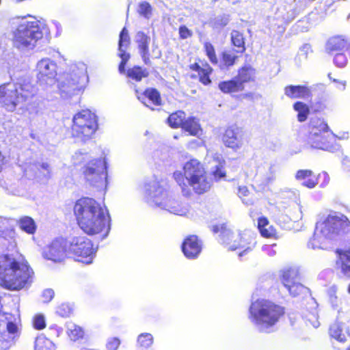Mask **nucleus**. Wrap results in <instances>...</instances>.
Instances as JSON below:
<instances>
[{
	"mask_svg": "<svg viewBox=\"0 0 350 350\" xmlns=\"http://www.w3.org/2000/svg\"><path fill=\"white\" fill-rule=\"evenodd\" d=\"M37 93V88L29 79H21L16 83H4L0 85V105L9 112L21 107Z\"/></svg>",
	"mask_w": 350,
	"mask_h": 350,
	"instance_id": "39448f33",
	"label": "nucleus"
},
{
	"mask_svg": "<svg viewBox=\"0 0 350 350\" xmlns=\"http://www.w3.org/2000/svg\"><path fill=\"white\" fill-rule=\"evenodd\" d=\"M285 314L286 308L282 305L267 299H257L250 306L248 319L261 331L270 332Z\"/></svg>",
	"mask_w": 350,
	"mask_h": 350,
	"instance_id": "7ed1b4c3",
	"label": "nucleus"
},
{
	"mask_svg": "<svg viewBox=\"0 0 350 350\" xmlns=\"http://www.w3.org/2000/svg\"><path fill=\"white\" fill-rule=\"evenodd\" d=\"M335 252L337 254L336 266L344 274L350 273V250L336 249Z\"/></svg>",
	"mask_w": 350,
	"mask_h": 350,
	"instance_id": "7c9ffc66",
	"label": "nucleus"
},
{
	"mask_svg": "<svg viewBox=\"0 0 350 350\" xmlns=\"http://www.w3.org/2000/svg\"><path fill=\"white\" fill-rule=\"evenodd\" d=\"M88 157V154L83 153L81 151L76 152L75 154L72 156V161L74 165H79L82 162L85 161V159Z\"/></svg>",
	"mask_w": 350,
	"mask_h": 350,
	"instance_id": "6e6d98bb",
	"label": "nucleus"
},
{
	"mask_svg": "<svg viewBox=\"0 0 350 350\" xmlns=\"http://www.w3.org/2000/svg\"><path fill=\"white\" fill-rule=\"evenodd\" d=\"M72 307L68 304H62L57 309V314L63 317H68L72 312Z\"/></svg>",
	"mask_w": 350,
	"mask_h": 350,
	"instance_id": "8fccbe9b",
	"label": "nucleus"
},
{
	"mask_svg": "<svg viewBox=\"0 0 350 350\" xmlns=\"http://www.w3.org/2000/svg\"><path fill=\"white\" fill-rule=\"evenodd\" d=\"M243 137V129L236 125H231L224 130L221 141L227 148L237 150L242 146Z\"/></svg>",
	"mask_w": 350,
	"mask_h": 350,
	"instance_id": "412c9836",
	"label": "nucleus"
},
{
	"mask_svg": "<svg viewBox=\"0 0 350 350\" xmlns=\"http://www.w3.org/2000/svg\"><path fill=\"white\" fill-rule=\"evenodd\" d=\"M300 279L299 269L295 267H289L282 271L281 282L284 286L300 281Z\"/></svg>",
	"mask_w": 350,
	"mask_h": 350,
	"instance_id": "2f4dec72",
	"label": "nucleus"
},
{
	"mask_svg": "<svg viewBox=\"0 0 350 350\" xmlns=\"http://www.w3.org/2000/svg\"><path fill=\"white\" fill-rule=\"evenodd\" d=\"M183 171V174L178 176L177 182L183 195L188 196L191 193L190 187L198 195L203 194L211 189V180L204 165L199 160L189 159L184 164Z\"/></svg>",
	"mask_w": 350,
	"mask_h": 350,
	"instance_id": "20e7f679",
	"label": "nucleus"
},
{
	"mask_svg": "<svg viewBox=\"0 0 350 350\" xmlns=\"http://www.w3.org/2000/svg\"><path fill=\"white\" fill-rule=\"evenodd\" d=\"M98 128L96 115L89 109H83L72 118V134L82 141L90 139Z\"/></svg>",
	"mask_w": 350,
	"mask_h": 350,
	"instance_id": "9b49d317",
	"label": "nucleus"
},
{
	"mask_svg": "<svg viewBox=\"0 0 350 350\" xmlns=\"http://www.w3.org/2000/svg\"><path fill=\"white\" fill-rule=\"evenodd\" d=\"M295 178L301 183V185L312 189L319 186L325 188L329 183V176L326 172L316 174L312 170L308 169L299 170L296 172Z\"/></svg>",
	"mask_w": 350,
	"mask_h": 350,
	"instance_id": "2eb2a0df",
	"label": "nucleus"
},
{
	"mask_svg": "<svg viewBox=\"0 0 350 350\" xmlns=\"http://www.w3.org/2000/svg\"><path fill=\"white\" fill-rule=\"evenodd\" d=\"M269 221L267 217H260L258 219V229L260 235L267 239H278L277 230L273 226H269Z\"/></svg>",
	"mask_w": 350,
	"mask_h": 350,
	"instance_id": "c85d7f7f",
	"label": "nucleus"
},
{
	"mask_svg": "<svg viewBox=\"0 0 350 350\" xmlns=\"http://www.w3.org/2000/svg\"><path fill=\"white\" fill-rule=\"evenodd\" d=\"M338 139L324 118L314 117L310 119L308 124L306 142L311 148L334 152L339 147Z\"/></svg>",
	"mask_w": 350,
	"mask_h": 350,
	"instance_id": "423d86ee",
	"label": "nucleus"
},
{
	"mask_svg": "<svg viewBox=\"0 0 350 350\" xmlns=\"http://www.w3.org/2000/svg\"><path fill=\"white\" fill-rule=\"evenodd\" d=\"M275 245H276V244H273V245H271V247H273V246H275Z\"/></svg>",
	"mask_w": 350,
	"mask_h": 350,
	"instance_id": "774afa93",
	"label": "nucleus"
},
{
	"mask_svg": "<svg viewBox=\"0 0 350 350\" xmlns=\"http://www.w3.org/2000/svg\"><path fill=\"white\" fill-rule=\"evenodd\" d=\"M10 227V220L7 218L0 217V233L3 232Z\"/></svg>",
	"mask_w": 350,
	"mask_h": 350,
	"instance_id": "bf43d9fd",
	"label": "nucleus"
},
{
	"mask_svg": "<svg viewBox=\"0 0 350 350\" xmlns=\"http://www.w3.org/2000/svg\"><path fill=\"white\" fill-rule=\"evenodd\" d=\"M66 243L64 239H55L43 249L42 256L55 262H61L66 256Z\"/></svg>",
	"mask_w": 350,
	"mask_h": 350,
	"instance_id": "6ab92c4d",
	"label": "nucleus"
},
{
	"mask_svg": "<svg viewBox=\"0 0 350 350\" xmlns=\"http://www.w3.org/2000/svg\"><path fill=\"white\" fill-rule=\"evenodd\" d=\"M212 231L215 233H220L223 237H230L233 234L226 223L217 224L213 226Z\"/></svg>",
	"mask_w": 350,
	"mask_h": 350,
	"instance_id": "49530a36",
	"label": "nucleus"
},
{
	"mask_svg": "<svg viewBox=\"0 0 350 350\" xmlns=\"http://www.w3.org/2000/svg\"><path fill=\"white\" fill-rule=\"evenodd\" d=\"M284 94L291 99L308 98L312 96L311 90L306 85H286L284 88Z\"/></svg>",
	"mask_w": 350,
	"mask_h": 350,
	"instance_id": "cd10ccee",
	"label": "nucleus"
},
{
	"mask_svg": "<svg viewBox=\"0 0 350 350\" xmlns=\"http://www.w3.org/2000/svg\"><path fill=\"white\" fill-rule=\"evenodd\" d=\"M228 249L232 251L239 250L238 254L240 258L249 254L256 245V237L249 232H243L238 234H232L230 237Z\"/></svg>",
	"mask_w": 350,
	"mask_h": 350,
	"instance_id": "dca6fc26",
	"label": "nucleus"
},
{
	"mask_svg": "<svg viewBox=\"0 0 350 350\" xmlns=\"http://www.w3.org/2000/svg\"><path fill=\"white\" fill-rule=\"evenodd\" d=\"M329 335L340 342H345L347 340L345 335L342 332V325L340 323L334 322L329 328Z\"/></svg>",
	"mask_w": 350,
	"mask_h": 350,
	"instance_id": "72a5a7b5",
	"label": "nucleus"
},
{
	"mask_svg": "<svg viewBox=\"0 0 350 350\" xmlns=\"http://www.w3.org/2000/svg\"><path fill=\"white\" fill-rule=\"evenodd\" d=\"M130 44V37L128 30L124 27L120 33L119 38V57L121 58V62L119 65V72L123 73L124 72V66L130 58L129 53L126 52L127 47Z\"/></svg>",
	"mask_w": 350,
	"mask_h": 350,
	"instance_id": "b1692460",
	"label": "nucleus"
},
{
	"mask_svg": "<svg viewBox=\"0 0 350 350\" xmlns=\"http://www.w3.org/2000/svg\"><path fill=\"white\" fill-rule=\"evenodd\" d=\"M57 64L49 58L40 59L36 65L37 79L40 83L51 85L55 81Z\"/></svg>",
	"mask_w": 350,
	"mask_h": 350,
	"instance_id": "f3484780",
	"label": "nucleus"
},
{
	"mask_svg": "<svg viewBox=\"0 0 350 350\" xmlns=\"http://www.w3.org/2000/svg\"><path fill=\"white\" fill-rule=\"evenodd\" d=\"M257 75L256 69L249 64H244L239 67L237 70V75L235 76L242 85L249 83H254L256 81Z\"/></svg>",
	"mask_w": 350,
	"mask_h": 350,
	"instance_id": "bb28decb",
	"label": "nucleus"
},
{
	"mask_svg": "<svg viewBox=\"0 0 350 350\" xmlns=\"http://www.w3.org/2000/svg\"><path fill=\"white\" fill-rule=\"evenodd\" d=\"M144 200L151 206H156L174 213V198L170 185L166 179L156 178L146 181L142 187Z\"/></svg>",
	"mask_w": 350,
	"mask_h": 350,
	"instance_id": "1a4fd4ad",
	"label": "nucleus"
},
{
	"mask_svg": "<svg viewBox=\"0 0 350 350\" xmlns=\"http://www.w3.org/2000/svg\"><path fill=\"white\" fill-rule=\"evenodd\" d=\"M33 327L37 329H42L46 327L45 319L43 315L37 314L33 319Z\"/></svg>",
	"mask_w": 350,
	"mask_h": 350,
	"instance_id": "5fc2aeb1",
	"label": "nucleus"
},
{
	"mask_svg": "<svg viewBox=\"0 0 350 350\" xmlns=\"http://www.w3.org/2000/svg\"><path fill=\"white\" fill-rule=\"evenodd\" d=\"M293 109L297 112V118L299 122H303L308 119L310 114V108L308 105L297 101L293 104Z\"/></svg>",
	"mask_w": 350,
	"mask_h": 350,
	"instance_id": "f704fd0d",
	"label": "nucleus"
},
{
	"mask_svg": "<svg viewBox=\"0 0 350 350\" xmlns=\"http://www.w3.org/2000/svg\"><path fill=\"white\" fill-rule=\"evenodd\" d=\"M347 291H348V293L350 294V284H349V286H348Z\"/></svg>",
	"mask_w": 350,
	"mask_h": 350,
	"instance_id": "338daca9",
	"label": "nucleus"
},
{
	"mask_svg": "<svg viewBox=\"0 0 350 350\" xmlns=\"http://www.w3.org/2000/svg\"><path fill=\"white\" fill-rule=\"evenodd\" d=\"M15 64V60L12 57L0 59V78L4 77L9 73L10 69Z\"/></svg>",
	"mask_w": 350,
	"mask_h": 350,
	"instance_id": "c03bdc74",
	"label": "nucleus"
},
{
	"mask_svg": "<svg viewBox=\"0 0 350 350\" xmlns=\"http://www.w3.org/2000/svg\"><path fill=\"white\" fill-rule=\"evenodd\" d=\"M212 175L215 180L219 181L221 178H225L226 172L221 165L215 166L214 170L212 172Z\"/></svg>",
	"mask_w": 350,
	"mask_h": 350,
	"instance_id": "3c124183",
	"label": "nucleus"
},
{
	"mask_svg": "<svg viewBox=\"0 0 350 350\" xmlns=\"http://www.w3.org/2000/svg\"><path fill=\"white\" fill-rule=\"evenodd\" d=\"M167 124L170 125V127L172 129H175V116L174 113H172L169 118H167Z\"/></svg>",
	"mask_w": 350,
	"mask_h": 350,
	"instance_id": "052dcab7",
	"label": "nucleus"
},
{
	"mask_svg": "<svg viewBox=\"0 0 350 350\" xmlns=\"http://www.w3.org/2000/svg\"><path fill=\"white\" fill-rule=\"evenodd\" d=\"M134 40L137 44L139 52L146 64L150 62L149 44L150 37L142 31L137 32Z\"/></svg>",
	"mask_w": 350,
	"mask_h": 350,
	"instance_id": "393cba45",
	"label": "nucleus"
},
{
	"mask_svg": "<svg viewBox=\"0 0 350 350\" xmlns=\"http://www.w3.org/2000/svg\"><path fill=\"white\" fill-rule=\"evenodd\" d=\"M137 13L142 17L149 19L152 16L153 8L147 1H142L137 7Z\"/></svg>",
	"mask_w": 350,
	"mask_h": 350,
	"instance_id": "37998d69",
	"label": "nucleus"
},
{
	"mask_svg": "<svg viewBox=\"0 0 350 350\" xmlns=\"http://www.w3.org/2000/svg\"><path fill=\"white\" fill-rule=\"evenodd\" d=\"M50 33L49 28L44 21H23L14 31V46L22 51L33 49L44 36Z\"/></svg>",
	"mask_w": 350,
	"mask_h": 350,
	"instance_id": "6e6552de",
	"label": "nucleus"
},
{
	"mask_svg": "<svg viewBox=\"0 0 350 350\" xmlns=\"http://www.w3.org/2000/svg\"><path fill=\"white\" fill-rule=\"evenodd\" d=\"M53 25L55 26V29H56V36H59L62 33V26L60 25V23L57 21H53Z\"/></svg>",
	"mask_w": 350,
	"mask_h": 350,
	"instance_id": "680f3d73",
	"label": "nucleus"
},
{
	"mask_svg": "<svg viewBox=\"0 0 350 350\" xmlns=\"http://www.w3.org/2000/svg\"><path fill=\"white\" fill-rule=\"evenodd\" d=\"M33 271L25 262L3 255L0 256V284L12 291L29 286L32 282Z\"/></svg>",
	"mask_w": 350,
	"mask_h": 350,
	"instance_id": "f03ea898",
	"label": "nucleus"
},
{
	"mask_svg": "<svg viewBox=\"0 0 350 350\" xmlns=\"http://www.w3.org/2000/svg\"><path fill=\"white\" fill-rule=\"evenodd\" d=\"M219 90L224 94L234 95L245 90V85L236 77L218 83Z\"/></svg>",
	"mask_w": 350,
	"mask_h": 350,
	"instance_id": "a878e982",
	"label": "nucleus"
},
{
	"mask_svg": "<svg viewBox=\"0 0 350 350\" xmlns=\"http://www.w3.org/2000/svg\"><path fill=\"white\" fill-rule=\"evenodd\" d=\"M74 212L79 227L86 234L94 235L109 232L110 216L108 211L94 199L83 198L78 200Z\"/></svg>",
	"mask_w": 350,
	"mask_h": 350,
	"instance_id": "f257e3e1",
	"label": "nucleus"
},
{
	"mask_svg": "<svg viewBox=\"0 0 350 350\" xmlns=\"http://www.w3.org/2000/svg\"><path fill=\"white\" fill-rule=\"evenodd\" d=\"M189 68L191 71L197 73L196 77L202 85H209L212 83L211 77L213 72V68L205 59L196 58L193 63L189 64Z\"/></svg>",
	"mask_w": 350,
	"mask_h": 350,
	"instance_id": "aec40b11",
	"label": "nucleus"
},
{
	"mask_svg": "<svg viewBox=\"0 0 350 350\" xmlns=\"http://www.w3.org/2000/svg\"><path fill=\"white\" fill-rule=\"evenodd\" d=\"M38 170L40 172L39 177L42 176L46 179H49L51 177V168L48 163H43L40 165Z\"/></svg>",
	"mask_w": 350,
	"mask_h": 350,
	"instance_id": "603ef678",
	"label": "nucleus"
},
{
	"mask_svg": "<svg viewBox=\"0 0 350 350\" xmlns=\"http://www.w3.org/2000/svg\"><path fill=\"white\" fill-rule=\"evenodd\" d=\"M185 113L182 111H176V128L180 127L184 131L192 136L200 135L202 130L198 122L193 117L185 118Z\"/></svg>",
	"mask_w": 350,
	"mask_h": 350,
	"instance_id": "4be33fe9",
	"label": "nucleus"
},
{
	"mask_svg": "<svg viewBox=\"0 0 350 350\" xmlns=\"http://www.w3.org/2000/svg\"><path fill=\"white\" fill-rule=\"evenodd\" d=\"M180 248L187 259H196L202 252L203 241L197 235L189 234L183 241Z\"/></svg>",
	"mask_w": 350,
	"mask_h": 350,
	"instance_id": "a211bd4d",
	"label": "nucleus"
},
{
	"mask_svg": "<svg viewBox=\"0 0 350 350\" xmlns=\"http://www.w3.org/2000/svg\"><path fill=\"white\" fill-rule=\"evenodd\" d=\"M20 228L28 234H33L36 231V224L33 219L29 217H23L19 221Z\"/></svg>",
	"mask_w": 350,
	"mask_h": 350,
	"instance_id": "a19ab883",
	"label": "nucleus"
},
{
	"mask_svg": "<svg viewBox=\"0 0 350 350\" xmlns=\"http://www.w3.org/2000/svg\"><path fill=\"white\" fill-rule=\"evenodd\" d=\"M106 168L105 158L92 160L85 167V178L91 185L102 187L105 184Z\"/></svg>",
	"mask_w": 350,
	"mask_h": 350,
	"instance_id": "4468645a",
	"label": "nucleus"
},
{
	"mask_svg": "<svg viewBox=\"0 0 350 350\" xmlns=\"http://www.w3.org/2000/svg\"><path fill=\"white\" fill-rule=\"evenodd\" d=\"M178 32L179 36L182 39H187L188 38H190L193 34L192 31L189 29L185 25H182L179 27Z\"/></svg>",
	"mask_w": 350,
	"mask_h": 350,
	"instance_id": "4d7b16f0",
	"label": "nucleus"
},
{
	"mask_svg": "<svg viewBox=\"0 0 350 350\" xmlns=\"http://www.w3.org/2000/svg\"><path fill=\"white\" fill-rule=\"evenodd\" d=\"M288 291L289 293L293 296H300L308 293V288L300 283V281H297L293 284H289L284 286Z\"/></svg>",
	"mask_w": 350,
	"mask_h": 350,
	"instance_id": "c9c22d12",
	"label": "nucleus"
},
{
	"mask_svg": "<svg viewBox=\"0 0 350 350\" xmlns=\"http://www.w3.org/2000/svg\"><path fill=\"white\" fill-rule=\"evenodd\" d=\"M54 295H55V293H54L53 290H52L51 288L45 289L44 291H43L42 294L43 301L46 302V303L49 302L53 298Z\"/></svg>",
	"mask_w": 350,
	"mask_h": 350,
	"instance_id": "13d9d810",
	"label": "nucleus"
},
{
	"mask_svg": "<svg viewBox=\"0 0 350 350\" xmlns=\"http://www.w3.org/2000/svg\"><path fill=\"white\" fill-rule=\"evenodd\" d=\"M228 23V21L227 20H225L224 22H221V23H219L218 21L215 22V24L217 25H219V26H221V27H224V26H226Z\"/></svg>",
	"mask_w": 350,
	"mask_h": 350,
	"instance_id": "0e129e2a",
	"label": "nucleus"
},
{
	"mask_svg": "<svg viewBox=\"0 0 350 350\" xmlns=\"http://www.w3.org/2000/svg\"><path fill=\"white\" fill-rule=\"evenodd\" d=\"M89 82L86 65H71L57 79V88L63 98H69L84 91Z\"/></svg>",
	"mask_w": 350,
	"mask_h": 350,
	"instance_id": "0eeeda50",
	"label": "nucleus"
},
{
	"mask_svg": "<svg viewBox=\"0 0 350 350\" xmlns=\"http://www.w3.org/2000/svg\"><path fill=\"white\" fill-rule=\"evenodd\" d=\"M237 195L245 204H254V198L253 194L249 191L246 186H239L238 187Z\"/></svg>",
	"mask_w": 350,
	"mask_h": 350,
	"instance_id": "4c0bfd02",
	"label": "nucleus"
},
{
	"mask_svg": "<svg viewBox=\"0 0 350 350\" xmlns=\"http://www.w3.org/2000/svg\"><path fill=\"white\" fill-rule=\"evenodd\" d=\"M70 251L75 255L76 260L84 264H90L96 250L92 241L84 236L74 237L70 241Z\"/></svg>",
	"mask_w": 350,
	"mask_h": 350,
	"instance_id": "f8f14e48",
	"label": "nucleus"
},
{
	"mask_svg": "<svg viewBox=\"0 0 350 350\" xmlns=\"http://www.w3.org/2000/svg\"><path fill=\"white\" fill-rule=\"evenodd\" d=\"M203 48L210 62L214 66H217L221 70H228L232 67L239 58L238 55L232 53L230 51L224 50L220 53L219 59L215 46L209 42H204Z\"/></svg>",
	"mask_w": 350,
	"mask_h": 350,
	"instance_id": "ddd939ff",
	"label": "nucleus"
},
{
	"mask_svg": "<svg viewBox=\"0 0 350 350\" xmlns=\"http://www.w3.org/2000/svg\"><path fill=\"white\" fill-rule=\"evenodd\" d=\"M148 74L146 70L139 66H135L127 70V77L136 81H139L142 78L146 77Z\"/></svg>",
	"mask_w": 350,
	"mask_h": 350,
	"instance_id": "79ce46f5",
	"label": "nucleus"
},
{
	"mask_svg": "<svg viewBox=\"0 0 350 350\" xmlns=\"http://www.w3.org/2000/svg\"><path fill=\"white\" fill-rule=\"evenodd\" d=\"M36 350H55V346L54 343L46 338L44 336L40 335L38 336L35 341Z\"/></svg>",
	"mask_w": 350,
	"mask_h": 350,
	"instance_id": "e433bc0d",
	"label": "nucleus"
},
{
	"mask_svg": "<svg viewBox=\"0 0 350 350\" xmlns=\"http://www.w3.org/2000/svg\"><path fill=\"white\" fill-rule=\"evenodd\" d=\"M320 230L323 237L328 240H342L350 244V221L343 214H329Z\"/></svg>",
	"mask_w": 350,
	"mask_h": 350,
	"instance_id": "9d476101",
	"label": "nucleus"
},
{
	"mask_svg": "<svg viewBox=\"0 0 350 350\" xmlns=\"http://www.w3.org/2000/svg\"><path fill=\"white\" fill-rule=\"evenodd\" d=\"M154 342L153 336L150 333H142L137 338V345L142 349L150 348Z\"/></svg>",
	"mask_w": 350,
	"mask_h": 350,
	"instance_id": "58836bf2",
	"label": "nucleus"
},
{
	"mask_svg": "<svg viewBox=\"0 0 350 350\" xmlns=\"http://www.w3.org/2000/svg\"><path fill=\"white\" fill-rule=\"evenodd\" d=\"M231 43L237 48L236 52L237 53H243L245 50V38L243 33L237 30H233L231 32Z\"/></svg>",
	"mask_w": 350,
	"mask_h": 350,
	"instance_id": "473e14b6",
	"label": "nucleus"
},
{
	"mask_svg": "<svg viewBox=\"0 0 350 350\" xmlns=\"http://www.w3.org/2000/svg\"><path fill=\"white\" fill-rule=\"evenodd\" d=\"M67 333L72 340H79L84 335L83 329L71 322L67 323Z\"/></svg>",
	"mask_w": 350,
	"mask_h": 350,
	"instance_id": "ea45409f",
	"label": "nucleus"
},
{
	"mask_svg": "<svg viewBox=\"0 0 350 350\" xmlns=\"http://www.w3.org/2000/svg\"><path fill=\"white\" fill-rule=\"evenodd\" d=\"M349 52H338L335 53L334 57V62L335 65L339 68H343L347 64V53Z\"/></svg>",
	"mask_w": 350,
	"mask_h": 350,
	"instance_id": "de8ad7c7",
	"label": "nucleus"
},
{
	"mask_svg": "<svg viewBox=\"0 0 350 350\" xmlns=\"http://www.w3.org/2000/svg\"><path fill=\"white\" fill-rule=\"evenodd\" d=\"M157 156L163 161L168 163L173 159V150L167 146H163L157 151Z\"/></svg>",
	"mask_w": 350,
	"mask_h": 350,
	"instance_id": "a18cd8bd",
	"label": "nucleus"
},
{
	"mask_svg": "<svg viewBox=\"0 0 350 350\" xmlns=\"http://www.w3.org/2000/svg\"><path fill=\"white\" fill-rule=\"evenodd\" d=\"M265 250H266L267 254H269V255H273V254H275V253L274 251H272L271 247H269V246L266 247L265 248Z\"/></svg>",
	"mask_w": 350,
	"mask_h": 350,
	"instance_id": "e2e57ef3",
	"label": "nucleus"
},
{
	"mask_svg": "<svg viewBox=\"0 0 350 350\" xmlns=\"http://www.w3.org/2000/svg\"><path fill=\"white\" fill-rule=\"evenodd\" d=\"M325 51L329 54L338 52H349L350 41L344 36L337 35L330 37L325 44Z\"/></svg>",
	"mask_w": 350,
	"mask_h": 350,
	"instance_id": "5701e85b",
	"label": "nucleus"
},
{
	"mask_svg": "<svg viewBox=\"0 0 350 350\" xmlns=\"http://www.w3.org/2000/svg\"><path fill=\"white\" fill-rule=\"evenodd\" d=\"M120 345V340L117 337H111L107 339L106 348L107 350H117Z\"/></svg>",
	"mask_w": 350,
	"mask_h": 350,
	"instance_id": "864d4df0",
	"label": "nucleus"
},
{
	"mask_svg": "<svg viewBox=\"0 0 350 350\" xmlns=\"http://www.w3.org/2000/svg\"><path fill=\"white\" fill-rule=\"evenodd\" d=\"M322 237L320 233H318L317 229L315 230L313 236L310 238L308 242V246L312 249L321 247Z\"/></svg>",
	"mask_w": 350,
	"mask_h": 350,
	"instance_id": "09e8293b",
	"label": "nucleus"
},
{
	"mask_svg": "<svg viewBox=\"0 0 350 350\" xmlns=\"http://www.w3.org/2000/svg\"><path fill=\"white\" fill-rule=\"evenodd\" d=\"M160 56V52L158 51L156 54H155V57H159Z\"/></svg>",
	"mask_w": 350,
	"mask_h": 350,
	"instance_id": "69168bd1",
	"label": "nucleus"
},
{
	"mask_svg": "<svg viewBox=\"0 0 350 350\" xmlns=\"http://www.w3.org/2000/svg\"><path fill=\"white\" fill-rule=\"evenodd\" d=\"M136 93L137 98L152 110H154V109L149 105V103H152L154 105H159L161 104L160 94L155 89H148L142 94H139L137 91H136Z\"/></svg>",
	"mask_w": 350,
	"mask_h": 350,
	"instance_id": "c756f323",
	"label": "nucleus"
}]
</instances>
